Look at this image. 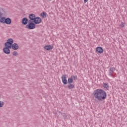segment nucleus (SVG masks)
<instances>
[{"mask_svg": "<svg viewBox=\"0 0 127 127\" xmlns=\"http://www.w3.org/2000/svg\"><path fill=\"white\" fill-rule=\"evenodd\" d=\"M4 105L3 101H0V108H2Z\"/></svg>", "mask_w": 127, "mask_h": 127, "instance_id": "18", "label": "nucleus"}, {"mask_svg": "<svg viewBox=\"0 0 127 127\" xmlns=\"http://www.w3.org/2000/svg\"><path fill=\"white\" fill-rule=\"evenodd\" d=\"M68 84H72L73 83V78L71 77L70 78H68L67 80Z\"/></svg>", "mask_w": 127, "mask_h": 127, "instance_id": "14", "label": "nucleus"}, {"mask_svg": "<svg viewBox=\"0 0 127 127\" xmlns=\"http://www.w3.org/2000/svg\"><path fill=\"white\" fill-rule=\"evenodd\" d=\"M27 28L28 29H34L35 28V24L34 23L31 22L27 25Z\"/></svg>", "mask_w": 127, "mask_h": 127, "instance_id": "5", "label": "nucleus"}, {"mask_svg": "<svg viewBox=\"0 0 127 127\" xmlns=\"http://www.w3.org/2000/svg\"><path fill=\"white\" fill-rule=\"evenodd\" d=\"M53 49V46L48 45V50H52Z\"/></svg>", "mask_w": 127, "mask_h": 127, "instance_id": "21", "label": "nucleus"}, {"mask_svg": "<svg viewBox=\"0 0 127 127\" xmlns=\"http://www.w3.org/2000/svg\"><path fill=\"white\" fill-rule=\"evenodd\" d=\"M29 17L30 19H31V20H34L36 18L35 17V15H34V14H30Z\"/></svg>", "mask_w": 127, "mask_h": 127, "instance_id": "11", "label": "nucleus"}, {"mask_svg": "<svg viewBox=\"0 0 127 127\" xmlns=\"http://www.w3.org/2000/svg\"><path fill=\"white\" fill-rule=\"evenodd\" d=\"M69 84L67 86V88L69 89H74V85L71 83H69Z\"/></svg>", "mask_w": 127, "mask_h": 127, "instance_id": "15", "label": "nucleus"}, {"mask_svg": "<svg viewBox=\"0 0 127 127\" xmlns=\"http://www.w3.org/2000/svg\"><path fill=\"white\" fill-rule=\"evenodd\" d=\"M10 48H11L5 46V47L3 49V52H4L5 54H9L10 53V50H9Z\"/></svg>", "mask_w": 127, "mask_h": 127, "instance_id": "4", "label": "nucleus"}, {"mask_svg": "<svg viewBox=\"0 0 127 127\" xmlns=\"http://www.w3.org/2000/svg\"><path fill=\"white\" fill-rule=\"evenodd\" d=\"M41 17H43V18L46 17V13L43 12L41 13Z\"/></svg>", "mask_w": 127, "mask_h": 127, "instance_id": "16", "label": "nucleus"}, {"mask_svg": "<svg viewBox=\"0 0 127 127\" xmlns=\"http://www.w3.org/2000/svg\"><path fill=\"white\" fill-rule=\"evenodd\" d=\"M96 52H98V53H100L101 54V53H104V49L101 47H98L96 48Z\"/></svg>", "mask_w": 127, "mask_h": 127, "instance_id": "8", "label": "nucleus"}, {"mask_svg": "<svg viewBox=\"0 0 127 127\" xmlns=\"http://www.w3.org/2000/svg\"><path fill=\"white\" fill-rule=\"evenodd\" d=\"M2 16V13L0 12V18Z\"/></svg>", "mask_w": 127, "mask_h": 127, "instance_id": "25", "label": "nucleus"}, {"mask_svg": "<svg viewBox=\"0 0 127 127\" xmlns=\"http://www.w3.org/2000/svg\"><path fill=\"white\" fill-rule=\"evenodd\" d=\"M34 22L36 24H39V23L41 22V18H40L39 17H36L34 20Z\"/></svg>", "mask_w": 127, "mask_h": 127, "instance_id": "6", "label": "nucleus"}, {"mask_svg": "<svg viewBox=\"0 0 127 127\" xmlns=\"http://www.w3.org/2000/svg\"><path fill=\"white\" fill-rule=\"evenodd\" d=\"M5 23H6V24H10V23H11V19L9 18H5Z\"/></svg>", "mask_w": 127, "mask_h": 127, "instance_id": "10", "label": "nucleus"}, {"mask_svg": "<svg viewBox=\"0 0 127 127\" xmlns=\"http://www.w3.org/2000/svg\"><path fill=\"white\" fill-rule=\"evenodd\" d=\"M88 0H84V3L87 2V1H88Z\"/></svg>", "mask_w": 127, "mask_h": 127, "instance_id": "26", "label": "nucleus"}, {"mask_svg": "<svg viewBox=\"0 0 127 127\" xmlns=\"http://www.w3.org/2000/svg\"><path fill=\"white\" fill-rule=\"evenodd\" d=\"M11 48H12L13 50H17V49L19 48V47L18 46V45L17 44L14 43L11 45Z\"/></svg>", "mask_w": 127, "mask_h": 127, "instance_id": "7", "label": "nucleus"}, {"mask_svg": "<svg viewBox=\"0 0 127 127\" xmlns=\"http://www.w3.org/2000/svg\"><path fill=\"white\" fill-rule=\"evenodd\" d=\"M120 26H121V27H124V26H125V23H124V22H122V23H121V24H120Z\"/></svg>", "mask_w": 127, "mask_h": 127, "instance_id": "23", "label": "nucleus"}, {"mask_svg": "<svg viewBox=\"0 0 127 127\" xmlns=\"http://www.w3.org/2000/svg\"><path fill=\"white\" fill-rule=\"evenodd\" d=\"M0 22L1 23H2L3 24H4L5 23V17H1L0 18Z\"/></svg>", "mask_w": 127, "mask_h": 127, "instance_id": "12", "label": "nucleus"}, {"mask_svg": "<svg viewBox=\"0 0 127 127\" xmlns=\"http://www.w3.org/2000/svg\"><path fill=\"white\" fill-rule=\"evenodd\" d=\"M93 95L95 99L100 101H104L107 98V93L101 89L95 90L93 92Z\"/></svg>", "mask_w": 127, "mask_h": 127, "instance_id": "1", "label": "nucleus"}, {"mask_svg": "<svg viewBox=\"0 0 127 127\" xmlns=\"http://www.w3.org/2000/svg\"><path fill=\"white\" fill-rule=\"evenodd\" d=\"M28 21V19H27L26 18H24L22 20V24H24V25L27 24Z\"/></svg>", "mask_w": 127, "mask_h": 127, "instance_id": "13", "label": "nucleus"}, {"mask_svg": "<svg viewBox=\"0 0 127 127\" xmlns=\"http://www.w3.org/2000/svg\"><path fill=\"white\" fill-rule=\"evenodd\" d=\"M12 55H13V56H17V55H18V53H17V52L14 51L12 52Z\"/></svg>", "mask_w": 127, "mask_h": 127, "instance_id": "20", "label": "nucleus"}, {"mask_svg": "<svg viewBox=\"0 0 127 127\" xmlns=\"http://www.w3.org/2000/svg\"><path fill=\"white\" fill-rule=\"evenodd\" d=\"M45 49H46V50H48V46L47 45L45 47Z\"/></svg>", "mask_w": 127, "mask_h": 127, "instance_id": "24", "label": "nucleus"}, {"mask_svg": "<svg viewBox=\"0 0 127 127\" xmlns=\"http://www.w3.org/2000/svg\"><path fill=\"white\" fill-rule=\"evenodd\" d=\"M62 115L64 117V120H67L68 117H67V115H66V114H65V113H62Z\"/></svg>", "mask_w": 127, "mask_h": 127, "instance_id": "19", "label": "nucleus"}, {"mask_svg": "<svg viewBox=\"0 0 127 127\" xmlns=\"http://www.w3.org/2000/svg\"><path fill=\"white\" fill-rule=\"evenodd\" d=\"M71 78H72V80H73V79L74 80H76V79H77V76L72 75V76H71Z\"/></svg>", "mask_w": 127, "mask_h": 127, "instance_id": "22", "label": "nucleus"}, {"mask_svg": "<svg viewBox=\"0 0 127 127\" xmlns=\"http://www.w3.org/2000/svg\"><path fill=\"white\" fill-rule=\"evenodd\" d=\"M103 87L105 89H109V85H108V83H104L103 85Z\"/></svg>", "mask_w": 127, "mask_h": 127, "instance_id": "17", "label": "nucleus"}, {"mask_svg": "<svg viewBox=\"0 0 127 127\" xmlns=\"http://www.w3.org/2000/svg\"><path fill=\"white\" fill-rule=\"evenodd\" d=\"M114 71H115V67H110L109 69V75L113 77Z\"/></svg>", "mask_w": 127, "mask_h": 127, "instance_id": "9", "label": "nucleus"}, {"mask_svg": "<svg viewBox=\"0 0 127 127\" xmlns=\"http://www.w3.org/2000/svg\"><path fill=\"white\" fill-rule=\"evenodd\" d=\"M13 39L10 38L7 40V42L4 44V46H7V47H9V48H11V45L13 44Z\"/></svg>", "mask_w": 127, "mask_h": 127, "instance_id": "2", "label": "nucleus"}, {"mask_svg": "<svg viewBox=\"0 0 127 127\" xmlns=\"http://www.w3.org/2000/svg\"><path fill=\"white\" fill-rule=\"evenodd\" d=\"M67 75L66 74H63L62 76V80L64 85H67L68 82L67 81Z\"/></svg>", "mask_w": 127, "mask_h": 127, "instance_id": "3", "label": "nucleus"}]
</instances>
